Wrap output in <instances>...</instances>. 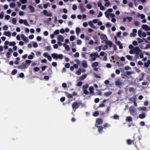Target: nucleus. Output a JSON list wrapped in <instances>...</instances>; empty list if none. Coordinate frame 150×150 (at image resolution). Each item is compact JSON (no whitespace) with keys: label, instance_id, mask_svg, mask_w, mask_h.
<instances>
[{"label":"nucleus","instance_id":"f257e3e1","mask_svg":"<svg viewBox=\"0 0 150 150\" xmlns=\"http://www.w3.org/2000/svg\"><path fill=\"white\" fill-rule=\"evenodd\" d=\"M64 40L63 36L62 35H59L57 36V42L59 46H61L62 45V42H63Z\"/></svg>","mask_w":150,"mask_h":150},{"label":"nucleus","instance_id":"f03ea898","mask_svg":"<svg viewBox=\"0 0 150 150\" xmlns=\"http://www.w3.org/2000/svg\"><path fill=\"white\" fill-rule=\"evenodd\" d=\"M51 56L53 58L55 59H62L63 58V55L62 54H58L55 53L52 54Z\"/></svg>","mask_w":150,"mask_h":150},{"label":"nucleus","instance_id":"7ed1b4c3","mask_svg":"<svg viewBox=\"0 0 150 150\" xmlns=\"http://www.w3.org/2000/svg\"><path fill=\"white\" fill-rule=\"evenodd\" d=\"M90 57L91 58V60L94 61L96 60V57H99L100 56L97 53L94 52L91 53L90 54Z\"/></svg>","mask_w":150,"mask_h":150},{"label":"nucleus","instance_id":"20e7f679","mask_svg":"<svg viewBox=\"0 0 150 150\" xmlns=\"http://www.w3.org/2000/svg\"><path fill=\"white\" fill-rule=\"evenodd\" d=\"M19 22L20 24L23 23L25 26H30V25L28 23V21L26 19L23 20L22 19H20L19 21Z\"/></svg>","mask_w":150,"mask_h":150},{"label":"nucleus","instance_id":"39448f33","mask_svg":"<svg viewBox=\"0 0 150 150\" xmlns=\"http://www.w3.org/2000/svg\"><path fill=\"white\" fill-rule=\"evenodd\" d=\"M138 33L139 36L140 37H145L146 36L147 33L145 32H142V31L140 30H139L138 31Z\"/></svg>","mask_w":150,"mask_h":150},{"label":"nucleus","instance_id":"423d86ee","mask_svg":"<svg viewBox=\"0 0 150 150\" xmlns=\"http://www.w3.org/2000/svg\"><path fill=\"white\" fill-rule=\"evenodd\" d=\"M113 11V10L111 8H108L107 10L105 12L104 14L105 17L109 18V14L111 13Z\"/></svg>","mask_w":150,"mask_h":150},{"label":"nucleus","instance_id":"0eeeda50","mask_svg":"<svg viewBox=\"0 0 150 150\" xmlns=\"http://www.w3.org/2000/svg\"><path fill=\"white\" fill-rule=\"evenodd\" d=\"M5 45H8L10 46H14L16 44V42H9L8 40H6L4 42Z\"/></svg>","mask_w":150,"mask_h":150},{"label":"nucleus","instance_id":"6e6552de","mask_svg":"<svg viewBox=\"0 0 150 150\" xmlns=\"http://www.w3.org/2000/svg\"><path fill=\"white\" fill-rule=\"evenodd\" d=\"M100 38L102 41V42H103V41L106 42L107 41L108 38L106 35L104 34H101L100 35Z\"/></svg>","mask_w":150,"mask_h":150},{"label":"nucleus","instance_id":"1a4fd4ad","mask_svg":"<svg viewBox=\"0 0 150 150\" xmlns=\"http://www.w3.org/2000/svg\"><path fill=\"white\" fill-rule=\"evenodd\" d=\"M142 28L146 31H149L150 30V27L146 24H143L142 26Z\"/></svg>","mask_w":150,"mask_h":150},{"label":"nucleus","instance_id":"9d476101","mask_svg":"<svg viewBox=\"0 0 150 150\" xmlns=\"http://www.w3.org/2000/svg\"><path fill=\"white\" fill-rule=\"evenodd\" d=\"M132 142L133 144L135 145V147L137 146V142L135 141V139L132 140V141L130 139H128L127 140V143L129 145H130L132 144Z\"/></svg>","mask_w":150,"mask_h":150},{"label":"nucleus","instance_id":"9b49d317","mask_svg":"<svg viewBox=\"0 0 150 150\" xmlns=\"http://www.w3.org/2000/svg\"><path fill=\"white\" fill-rule=\"evenodd\" d=\"M27 66L25 63H22L21 65L18 66V68L21 69H26L28 67Z\"/></svg>","mask_w":150,"mask_h":150},{"label":"nucleus","instance_id":"f8f14e48","mask_svg":"<svg viewBox=\"0 0 150 150\" xmlns=\"http://www.w3.org/2000/svg\"><path fill=\"white\" fill-rule=\"evenodd\" d=\"M134 51V53L137 54H138L141 51L139 48L138 47H136L133 49Z\"/></svg>","mask_w":150,"mask_h":150},{"label":"nucleus","instance_id":"ddd939ff","mask_svg":"<svg viewBox=\"0 0 150 150\" xmlns=\"http://www.w3.org/2000/svg\"><path fill=\"white\" fill-rule=\"evenodd\" d=\"M21 39L24 41L28 42V40L26 37L23 34L21 35Z\"/></svg>","mask_w":150,"mask_h":150},{"label":"nucleus","instance_id":"4468645a","mask_svg":"<svg viewBox=\"0 0 150 150\" xmlns=\"http://www.w3.org/2000/svg\"><path fill=\"white\" fill-rule=\"evenodd\" d=\"M43 14L47 16L51 17L52 16V14L51 13H48L46 10H44L43 11Z\"/></svg>","mask_w":150,"mask_h":150},{"label":"nucleus","instance_id":"2eb2a0df","mask_svg":"<svg viewBox=\"0 0 150 150\" xmlns=\"http://www.w3.org/2000/svg\"><path fill=\"white\" fill-rule=\"evenodd\" d=\"M63 46L64 47L65 49L67 51L69 50L70 48L69 45H67L66 43H64L62 44Z\"/></svg>","mask_w":150,"mask_h":150},{"label":"nucleus","instance_id":"dca6fc26","mask_svg":"<svg viewBox=\"0 0 150 150\" xmlns=\"http://www.w3.org/2000/svg\"><path fill=\"white\" fill-rule=\"evenodd\" d=\"M96 122L98 125H101L103 124V120L101 118H98L96 120Z\"/></svg>","mask_w":150,"mask_h":150},{"label":"nucleus","instance_id":"f3484780","mask_svg":"<svg viewBox=\"0 0 150 150\" xmlns=\"http://www.w3.org/2000/svg\"><path fill=\"white\" fill-rule=\"evenodd\" d=\"M79 103L77 102H74L72 105V108L73 109H76L79 107Z\"/></svg>","mask_w":150,"mask_h":150},{"label":"nucleus","instance_id":"a211bd4d","mask_svg":"<svg viewBox=\"0 0 150 150\" xmlns=\"http://www.w3.org/2000/svg\"><path fill=\"white\" fill-rule=\"evenodd\" d=\"M4 35L6 36L9 37H10L11 36V32L8 31H4Z\"/></svg>","mask_w":150,"mask_h":150},{"label":"nucleus","instance_id":"6ab92c4d","mask_svg":"<svg viewBox=\"0 0 150 150\" xmlns=\"http://www.w3.org/2000/svg\"><path fill=\"white\" fill-rule=\"evenodd\" d=\"M89 91L90 93L92 95H93L94 94V93L93 92L94 90V88L92 86H90L89 88Z\"/></svg>","mask_w":150,"mask_h":150},{"label":"nucleus","instance_id":"aec40b11","mask_svg":"<svg viewBox=\"0 0 150 150\" xmlns=\"http://www.w3.org/2000/svg\"><path fill=\"white\" fill-rule=\"evenodd\" d=\"M99 56L103 57L105 58H106L107 56V54L103 52H101L100 53Z\"/></svg>","mask_w":150,"mask_h":150},{"label":"nucleus","instance_id":"412c9836","mask_svg":"<svg viewBox=\"0 0 150 150\" xmlns=\"http://www.w3.org/2000/svg\"><path fill=\"white\" fill-rule=\"evenodd\" d=\"M138 109L140 111H146L147 108L145 107H139L138 108Z\"/></svg>","mask_w":150,"mask_h":150},{"label":"nucleus","instance_id":"4be33fe9","mask_svg":"<svg viewBox=\"0 0 150 150\" xmlns=\"http://www.w3.org/2000/svg\"><path fill=\"white\" fill-rule=\"evenodd\" d=\"M150 65V60H148L144 63V66L146 68L148 67Z\"/></svg>","mask_w":150,"mask_h":150},{"label":"nucleus","instance_id":"5701e85b","mask_svg":"<svg viewBox=\"0 0 150 150\" xmlns=\"http://www.w3.org/2000/svg\"><path fill=\"white\" fill-rule=\"evenodd\" d=\"M106 43L107 45H108L110 47H112L113 45L112 42L111 41H106Z\"/></svg>","mask_w":150,"mask_h":150},{"label":"nucleus","instance_id":"b1692460","mask_svg":"<svg viewBox=\"0 0 150 150\" xmlns=\"http://www.w3.org/2000/svg\"><path fill=\"white\" fill-rule=\"evenodd\" d=\"M136 96H134L132 97L129 98V100L130 101H133V102L136 100Z\"/></svg>","mask_w":150,"mask_h":150},{"label":"nucleus","instance_id":"393cba45","mask_svg":"<svg viewBox=\"0 0 150 150\" xmlns=\"http://www.w3.org/2000/svg\"><path fill=\"white\" fill-rule=\"evenodd\" d=\"M89 25L90 27L93 28H96L95 26L93 24L92 22L91 21H89L88 22Z\"/></svg>","mask_w":150,"mask_h":150},{"label":"nucleus","instance_id":"a878e982","mask_svg":"<svg viewBox=\"0 0 150 150\" xmlns=\"http://www.w3.org/2000/svg\"><path fill=\"white\" fill-rule=\"evenodd\" d=\"M132 120V119L131 117L129 116L126 117V121L127 122H130Z\"/></svg>","mask_w":150,"mask_h":150},{"label":"nucleus","instance_id":"bb28decb","mask_svg":"<svg viewBox=\"0 0 150 150\" xmlns=\"http://www.w3.org/2000/svg\"><path fill=\"white\" fill-rule=\"evenodd\" d=\"M81 30L80 28L79 27L76 28V34L78 36L79 35V33L80 32Z\"/></svg>","mask_w":150,"mask_h":150},{"label":"nucleus","instance_id":"cd10ccee","mask_svg":"<svg viewBox=\"0 0 150 150\" xmlns=\"http://www.w3.org/2000/svg\"><path fill=\"white\" fill-rule=\"evenodd\" d=\"M146 117V115L145 113H142V114L139 115V118L143 119L144 118Z\"/></svg>","mask_w":150,"mask_h":150},{"label":"nucleus","instance_id":"c85d7f7f","mask_svg":"<svg viewBox=\"0 0 150 150\" xmlns=\"http://www.w3.org/2000/svg\"><path fill=\"white\" fill-rule=\"evenodd\" d=\"M99 64V63L97 62H95L93 63L91 65L93 67H97Z\"/></svg>","mask_w":150,"mask_h":150},{"label":"nucleus","instance_id":"c756f323","mask_svg":"<svg viewBox=\"0 0 150 150\" xmlns=\"http://www.w3.org/2000/svg\"><path fill=\"white\" fill-rule=\"evenodd\" d=\"M122 83L119 81H117L116 82V85L118 86L120 88H121V87H122Z\"/></svg>","mask_w":150,"mask_h":150},{"label":"nucleus","instance_id":"7c9ffc66","mask_svg":"<svg viewBox=\"0 0 150 150\" xmlns=\"http://www.w3.org/2000/svg\"><path fill=\"white\" fill-rule=\"evenodd\" d=\"M82 66L84 68H86L87 67V64L85 61H83L81 63Z\"/></svg>","mask_w":150,"mask_h":150},{"label":"nucleus","instance_id":"2f4dec72","mask_svg":"<svg viewBox=\"0 0 150 150\" xmlns=\"http://www.w3.org/2000/svg\"><path fill=\"white\" fill-rule=\"evenodd\" d=\"M28 7L29 9L32 12H34L35 10V8L33 6L30 5Z\"/></svg>","mask_w":150,"mask_h":150},{"label":"nucleus","instance_id":"473e14b6","mask_svg":"<svg viewBox=\"0 0 150 150\" xmlns=\"http://www.w3.org/2000/svg\"><path fill=\"white\" fill-rule=\"evenodd\" d=\"M31 61L30 60H27L25 61V64L26 65H28V67L29 66V64L31 63Z\"/></svg>","mask_w":150,"mask_h":150},{"label":"nucleus","instance_id":"72a5a7b5","mask_svg":"<svg viewBox=\"0 0 150 150\" xmlns=\"http://www.w3.org/2000/svg\"><path fill=\"white\" fill-rule=\"evenodd\" d=\"M16 4L15 3L12 2L10 4L9 6L11 8H13L15 7Z\"/></svg>","mask_w":150,"mask_h":150},{"label":"nucleus","instance_id":"f704fd0d","mask_svg":"<svg viewBox=\"0 0 150 150\" xmlns=\"http://www.w3.org/2000/svg\"><path fill=\"white\" fill-rule=\"evenodd\" d=\"M112 93V92L111 91H108L105 93L104 94L105 96L108 97Z\"/></svg>","mask_w":150,"mask_h":150},{"label":"nucleus","instance_id":"c9c22d12","mask_svg":"<svg viewBox=\"0 0 150 150\" xmlns=\"http://www.w3.org/2000/svg\"><path fill=\"white\" fill-rule=\"evenodd\" d=\"M135 108L133 106H131L129 108V111L130 112H132L134 111Z\"/></svg>","mask_w":150,"mask_h":150},{"label":"nucleus","instance_id":"e433bc0d","mask_svg":"<svg viewBox=\"0 0 150 150\" xmlns=\"http://www.w3.org/2000/svg\"><path fill=\"white\" fill-rule=\"evenodd\" d=\"M102 47V46H101L98 47H96L95 48V50H96L98 51L99 52L101 50Z\"/></svg>","mask_w":150,"mask_h":150},{"label":"nucleus","instance_id":"4c0bfd02","mask_svg":"<svg viewBox=\"0 0 150 150\" xmlns=\"http://www.w3.org/2000/svg\"><path fill=\"white\" fill-rule=\"evenodd\" d=\"M98 128V131L100 132H101L103 129V127L102 126H99Z\"/></svg>","mask_w":150,"mask_h":150},{"label":"nucleus","instance_id":"58836bf2","mask_svg":"<svg viewBox=\"0 0 150 150\" xmlns=\"http://www.w3.org/2000/svg\"><path fill=\"white\" fill-rule=\"evenodd\" d=\"M143 39L144 40H145V42L146 43H149L148 41H150V36H148V37L146 40H145V38H143Z\"/></svg>","mask_w":150,"mask_h":150},{"label":"nucleus","instance_id":"ea45409f","mask_svg":"<svg viewBox=\"0 0 150 150\" xmlns=\"http://www.w3.org/2000/svg\"><path fill=\"white\" fill-rule=\"evenodd\" d=\"M126 18L127 21L128 22H130L132 19V17H126Z\"/></svg>","mask_w":150,"mask_h":150},{"label":"nucleus","instance_id":"a19ab883","mask_svg":"<svg viewBox=\"0 0 150 150\" xmlns=\"http://www.w3.org/2000/svg\"><path fill=\"white\" fill-rule=\"evenodd\" d=\"M65 93L67 94V96L68 98H72L73 95L72 94L68 93L67 92H66Z\"/></svg>","mask_w":150,"mask_h":150},{"label":"nucleus","instance_id":"79ce46f5","mask_svg":"<svg viewBox=\"0 0 150 150\" xmlns=\"http://www.w3.org/2000/svg\"><path fill=\"white\" fill-rule=\"evenodd\" d=\"M2 28L3 30H7L8 29V25H5Z\"/></svg>","mask_w":150,"mask_h":150},{"label":"nucleus","instance_id":"37998d69","mask_svg":"<svg viewBox=\"0 0 150 150\" xmlns=\"http://www.w3.org/2000/svg\"><path fill=\"white\" fill-rule=\"evenodd\" d=\"M137 40L138 41V43H140L142 42H143V39H142L139 38H137Z\"/></svg>","mask_w":150,"mask_h":150},{"label":"nucleus","instance_id":"c03bdc74","mask_svg":"<svg viewBox=\"0 0 150 150\" xmlns=\"http://www.w3.org/2000/svg\"><path fill=\"white\" fill-rule=\"evenodd\" d=\"M127 58L129 60H132V57L129 55H127L126 56Z\"/></svg>","mask_w":150,"mask_h":150},{"label":"nucleus","instance_id":"a18cd8bd","mask_svg":"<svg viewBox=\"0 0 150 150\" xmlns=\"http://www.w3.org/2000/svg\"><path fill=\"white\" fill-rule=\"evenodd\" d=\"M4 13L3 11H1L0 13V19H2L4 18Z\"/></svg>","mask_w":150,"mask_h":150},{"label":"nucleus","instance_id":"49530a36","mask_svg":"<svg viewBox=\"0 0 150 150\" xmlns=\"http://www.w3.org/2000/svg\"><path fill=\"white\" fill-rule=\"evenodd\" d=\"M102 47V50H106L108 48V46L107 45H105L104 46L101 45Z\"/></svg>","mask_w":150,"mask_h":150},{"label":"nucleus","instance_id":"de8ad7c7","mask_svg":"<svg viewBox=\"0 0 150 150\" xmlns=\"http://www.w3.org/2000/svg\"><path fill=\"white\" fill-rule=\"evenodd\" d=\"M76 37L74 35H71L70 37V40L71 41H73L74 40Z\"/></svg>","mask_w":150,"mask_h":150},{"label":"nucleus","instance_id":"09e8293b","mask_svg":"<svg viewBox=\"0 0 150 150\" xmlns=\"http://www.w3.org/2000/svg\"><path fill=\"white\" fill-rule=\"evenodd\" d=\"M138 17H140L142 19H144L145 18V16L143 14H138Z\"/></svg>","mask_w":150,"mask_h":150},{"label":"nucleus","instance_id":"8fccbe9b","mask_svg":"<svg viewBox=\"0 0 150 150\" xmlns=\"http://www.w3.org/2000/svg\"><path fill=\"white\" fill-rule=\"evenodd\" d=\"M59 31L58 30H57L54 32L53 33L55 35H57L59 34Z\"/></svg>","mask_w":150,"mask_h":150},{"label":"nucleus","instance_id":"3c124183","mask_svg":"<svg viewBox=\"0 0 150 150\" xmlns=\"http://www.w3.org/2000/svg\"><path fill=\"white\" fill-rule=\"evenodd\" d=\"M17 21V20L15 18H13L12 19V23L14 24L15 25Z\"/></svg>","mask_w":150,"mask_h":150},{"label":"nucleus","instance_id":"603ef678","mask_svg":"<svg viewBox=\"0 0 150 150\" xmlns=\"http://www.w3.org/2000/svg\"><path fill=\"white\" fill-rule=\"evenodd\" d=\"M110 2L109 1H108L105 3L104 4V6L105 7H108L110 5Z\"/></svg>","mask_w":150,"mask_h":150},{"label":"nucleus","instance_id":"864d4df0","mask_svg":"<svg viewBox=\"0 0 150 150\" xmlns=\"http://www.w3.org/2000/svg\"><path fill=\"white\" fill-rule=\"evenodd\" d=\"M80 9L82 12H83L85 11V9L84 7L82 5H81L80 6Z\"/></svg>","mask_w":150,"mask_h":150},{"label":"nucleus","instance_id":"5fc2aeb1","mask_svg":"<svg viewBox=\"0 0 150 150\" xmlns=\"http://www.w3.org/2000/svg\"><path fill=\"white\" fill-rule=\"evenodd\" d=\"M17 72V70L16 69H15L13 70L11 72V74L13 75H14L16 74Z\"/></svg>","mask_w":150,"mask_h":150},{"label":"nucleus","instance_id":"6e6d98bb","mask_svg":"<svg viewBox=\"0 0 150 150\" xmlns=\"http://www.w3.org/2000/svg\"><path fill=\"white\" fill-rule=\"evenodd\" d=\"M86 8L88 9H91L92 7V6L91 4H87L86 5Z\"/></svg>","mask_w":150,"mask_h":150},{"label":"nucleus","instance_id":"4d7b16f0","mask_svg":"<svg viewBox=\"0 0 150 150\" xmlns=\"http://www.w3.org/2000/svg\"><path fill=\"white\" fill-rule=\"evenodd\" d=\"M86 77V75H85L82 76L80 77V79L81 80H82L84 79H85Z\"/></svg>","mask_w":150,"mask_h":150},{"label":"nucleus","instance_id":"13d9d810","mask_svg":"<svg viewBox=\"0 0 150 150\" xmlns=\"http://www.w3.org/2000/svg\"><path fill=\"white\" fill-rule=\"evenodd\" d=\"M115 15L113 13H111L109 14V17H110L112 18H115Z\"/></svg>","mask_w":150,"mask_h":150},{"label":"nucleus","instance_id":"bf43d9fd","mask_svg":"<svg viewBox=\"0 0 150 150\" xmlns=\"http://www.w3.org/2000/svg\"><path fill=\"white\" fill-rule=\"evenodd\" d=\"M74 56L75 57L77 58L79 57V52H76L74 55Z\"/></svg>","mask_w":150,"mask_h":150},{"label":"nucleus","instance_id":"052dcab7","mask_svg":"<svg viewBox=\"0 0 150 150\" xmlns=\"http://www.w3.org/2000/svg\"><path fill=\"white\" fill-rule=\"evenodd\" d=\"M83 93L86 95H88L89 93L88 91L86 89H83Z\"/></svg>","mask_w":150,"mask_h":150},{"label":"nucleus","instance_id":"680f3d73","mask_svg":"<svg viewBox=\"0 0 150 150\" xmlns=\"http://www.w3.org/2000/svg\"><path fill=\"white\" fill-rule=\"evenodd\" d=\"M20 2L23 4H25L27 3V0H20Z\"/></svg>","mask_w":150,"mask_h":150},{"label":"nucleus","instance_id":"e2e57ef3","mask_svg":"<svg viewBox=\"0 0 150 150\" xmlns=\"http://www.w3.org/2000/svg\"><path fill=\"white\" fill-rule=\"evenodd\" d=\"M76 43L78 45H80L82 43V41L80 40H78L77 41Z\"/></svg>","mask_w":150,"mask_h":150},{"label":"nucleus","instance_id":"0e129e2a","mask_svg":"<svg viewBox=\"0 0 150 150\" xmlns=\"http://www.w3.org/2000/svg\"><path fill=\"white\" fill-rule=\"evenodd\" d=\"M33 70L35 72H37L39 71L40 69L39 67H35L33 69Z\"/></svg>","mask_w":150,"mask_h":150},{"label":"nucleus","instance_id":"69168bd1","mask_svg":"<svg viewBox=\"0 0 150 150\" xmlns=\"http://www.w3.org/2000/svg\"><path fill=\"white\" fill-rule=\"evenodd\" d=\"M119 116L117 115H115L113 116V117L115 119H119Z\"/></svg>","mask_w":150,"mask_h":150},{"label":"nucleus","instance_id":"338daca9","mask_svg":"<svg viewBox=\"0 0 150 150\" xmlns=\"http://www.w3.org/2000/svg\"><path fill=\"white\" fill-rule=\"evenodd\" d=\"M33 46L35 48L37 47H38V44L36 42H34L33 44Z\"/></svg>","mask_w":150,"mask_h":150},{"label":"nucleus","instance_id":"774afa93","mask_svg":"<svg viewBox=\"0 0 150 150\" xmlns=\"http://www.w3.org/2000/svg\"><path fill=\"white\" fill-rule=\"evenodd\" d=\"M5 19L7 20H9L10 18V16L8 15H6L5 16Z\"/></svg>","mask_w":150,"mask_h":150}]
</instances>
